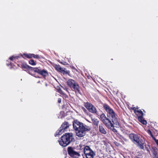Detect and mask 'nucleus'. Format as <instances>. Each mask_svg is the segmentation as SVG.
Segmentation results:
<instances>
[{
	"mask_svg": "<svg viewBox=\"0 0 158 158\" xmlns=\"http://www.w3.org/2000/svg\"><path fill=\"white\" fill-rule=\"evenodd\" d=\"M73 127L76 135L79 137L84 136L87 132L90 131L91 127L77 120H75L73 123Z\"/></svg>",
	"mask_w": 158,
	"mask_h": 158,
	"instance_id": "obj_1",
	"label": "nucleus"
},
{
	"mask_svg": "<svg viewBox=\"0 0 158 158\" xmlns=\"http://www.w3.org/2000/svg\"><path fill=\"white\" fill-rule=\"evenodd\" d=\"M73 139V134L72 133H66L63 135L59 141L60 144L63 147H66L72 141Z\"/></svg>",
	"mask_w": 158,
	"mask_h": 158,
	"instance_id": "obj_2",
	"label": "nucleus"
},
{
	"mask_svg": "<svg viewBox=\"0 0 158 158\" xmlns=\"http://www.w3.org/2000/svg\"><path fill=\"white\" fill-rule=\"evenodd\" d=\"M100 119L103 123L108 128L114 132L117 133V130L114 128L113 123L108 118H107L104 114L100 115Z\"/></svg>",
	"mask_w": 158,
	"mask_h": 158,
	"instance_id": "obj_3",
	"label": "nucleus"
},
{
	"mask_svg": "<svg viewBox=\"0 0 158 158\" xmlns=\"http://www.w3.org/2000/svg\"><path fill=\"white\" fill-rule=\"evenodd\" d=\"M67 83L68 85L73 91H77L79 92L80 91L79 86L78 84L74 80L72 79H69Z\"/></svg>",
	"mask_w": 158,
	"mask_h": 158,
	"instance_id": "obj_4",
	"label": "nucleus"
},
{
	"mask_svg": "<svg viewBox=\"0 0 158 158\" xmlns=\"http://www.w3.org/2000/svg\"><path fill=\"white\" fill-rule=\"evenodd\" d=\"M84 151L86 158H94L95 156V152L88 146L85 147Z\"/></svg>",
	"mask_w": 158,
	"mask_h": 158,
	"instance_id": "obj_5",
	"label": "nucleus"
},
{
	"mask_svg": "<svg viewBox=\"0 0 158 158\" xmlns=\"http://www.w3.org/2000/svg\"><path fill=\"white\" fill-rule=\"evenodd\" d=\"M68 152L69 155L73 158H79L78 157L80 156L79 153L75 151L74 149L71 147L68 148Z\"/></svg>",
	"mask_w": 158,
	"mask_h": 158,
	"instance_id": "obj_6",
	"label": "nucleus"
},
{
	"mask_svg": "<svg viewBox=\"0 0 158 158\" xmlns=\"http://www.w3.org/2000/svg\"><path fill=\"white\" fill-rule=\"evenodd\" d=\"M117 116L116 114L114 112L113 113V114H111L107 116L111 119L112 123L115 125H116V127H118L119 126V124Z\"/></svg>",
	"mask_w": 158,
	"mask_h": 158,
	"instance_id": "obj_7",
	"label": "nucleus"
},
{
	"mask_svg": "<svg viewBox=\"0 0 158 158\" xmlns=\"http://www.w3.org/2000/svg\"><path fill=\"white\" fill-rule=\"evenodd\" d=\"M132 141L136 142L141 149L143 148L144 141L143 139H139L137 135H135Z\"/></svg>",
	"mask_w": 158,
	"mask_h": 158,
	"instance_id": "obj_8",
	"label": "nucleus"
},
{
	"mask_svg": "<svg viewBox=\"0 0 158 158\" xmlns=\"http://www.w3.org/2000/svg\"><path fill=\"white\" fill-rule=\"evenodd\" d=\"M85 106L89 112L94 113H96L97 110L96 108L90 103L87 102L85 103Z\"/></svg>",
	"mask_w": 158,
	"mask_h": 158,
	"instance_id": "obj_9",
	"label": "nucleus"
},
{
	"mask_svg": "<svg viewBox=\"0 0 158 158\" xmlns=\"http://www.w3.org/2000/svg\"><path fill=\"white\" fill-rule=\"evenodd\" d=\"M133 110L134 111V113L138 116V119L139 117H143V114L141 110L135 107L133 108Z\"/></svg>",
	"mask_w": 158,
	"mask_h": 158,
	"instance_id": "obj_10",
	"label": "nucleus"
},
{
	"mask_svg": "<svg viewBox=\"0 0 158 158\" xmlns=\"http://www.w3.org/2000/svg\"><path fill=\"white\" fill-rule=\"evenodd\" d=\"M104 108L107 112V116L114 112L113 110L110 108L108 106L105 104L103 106Z\"/></svg>",
	"mask_w": 158,
	"mask_h": 158,
	"instance_id": "obj_11",
	"label": "nucleus"
},
{
	"mask_svg": "<svg viewBox=\"0 0 158 158\" xmlns=\"http://www.w3.org/2000/svg\"><path fill=\"white\" fill-rule=\"evenodd\" d=\"M69 126V123L67 122H64L61 125V128L65 130Z\"/></svg>",
	"mask_w": 158,
	"mask_h": 158,
	"instance_id": "obj_12",
	"label": "nucleus"
},
{
	"mask_svg": "<svg viewBox=\"0 0 158 158\" xmlns=\"http://www.w3.org/2000/svg\"><path fill=\"white\" fill-rule=\"evenodd\" d=\"M64 131V129H63L60 127L59 129L56 132L55 135V136L62 134Z\"/></svg>",
	"mask_w": 158,
	"mask_h": 158,
	"instance_id": "obj_13",
	"label": "nucleus"
},
{
	"mask_svg": "<svg viewBox=\"0 0 158 158\" xmlns=\"http://www.w3.org/2000/svg\"><path fill=\"white\" fill-rule=\"evenodd\" d=\"M55 68L56 70L60 72H62L64 71V69L62 68L59 65H55Z\"/></svg>",
	"mask_w": 158,
	"mask_h": 158,
	"instance_id": "obj_14",
	"label": "nucleus"
},
{
	"mask_svg": "<svg viewBox=\"0 0 158 158\" xmlns=\"http://www.w3.org/2000/svg\"><path fill=\"white\" fill-rule=\"evenodd\" d=\"M99 131L101 133L103 134H106V131L104 128L103 127L102 124L100 125L99 126Z\"/></svg>",
	"mask_w": 158,
	"mask_h": 158,
	"instance_id": "obj_15",
	"label": "nucleus"
},
{
	"mask_svg": "<svg viewBox=\"0 0 158 158\" xmlns=\"http://www.w3.org/2000/svg\"><path fill=\"white\" fill-rule=\"evenodd\" d=\"M21 67L23 70L27 69H28L31 68L32 67L26 64H22L21 65Z\"/></svg>",
	"mask_w": 158,
	"mask_h": 158,
	"instance_id": "obj_16",
	"label": "nucleus"
},
{
	"mask_svg": "<svg viewBox=\"0 0 158 158\" xmlns=\"http://www.w3.org/2000/svg\"><path fill=\"white\" fill-rule=\"evenodd\" d=\"M32 54H26L24 53L23 55H22V56L23 58H25V57L28 58H32Z\"/></svg>",
	"mask_w": 158,
	"mask_h": 158,
	"instance_id": "obj_17",
	"label": "nucleus"
},
{
	"mask_svg": "<svg viewBox=\"0 0 158 158\" xmlns=\"http://www.w3.org/2000/svg\"><path fill=\"white\" fill-rule=\"evenodd\" d=\"M39 74L41 75L44 77L47 76L48 75L47 71L44 70H41Z\"/></svg>",
	"mask_w": 158,
	"mask_h": 158,
	"instance_id": "obj_18",
	"label": "nucleus"
},
{
	"mask_svg": "<svg viewBox=\"0 0 158 158\" xmlns=\"http://www.w3.org/2000/svg\"><path fill=\"white\" fill-rule=\"evenodd\" d=\"M92 121L94 125L98 126L99 122V121L98 120L94 118L92 119Z\"/></svg>",
	"mask_w": 158,
	"mask_h": 158,
	"instance_id": "obj_19",
	"label": "nucleus"
},
{
	"mask_svg": "<svg viewBox=\"0 0 158 158\" xmlns=\"http://www.w3.org/2000/svg\"><path fill=\"white\" fill-rule=\"evenodd\" d=\"M138 119L139 121L141 122L142 124H147V122L143 119V117H139Z\"/></svg>",
	"mask_w": 158,
	"mask_h": 158,
	"instance_id": "obj_20",
	"label": "nucleus"
},
{
	"mask_svg": "<svg viewBox=\"0 0 158 158\" xmlns=\"http://www.w3.org/2000/svg\"><path fill=\"white\" fill-rule=\"evenodd\" d=\"M29 63L30 64L32 65H35L36 64V63L34 61L32 60H31L29 61Z\"/></svg>",
	"mask_w": 158,
	"mask_h": 158,
	"instance_id": "obj_21",
	"label": "nucleus"
},
{
	"mask_svg": "<svg viewBox=\"0 0 158 158\" xmlns=\"http://www.w3.org/2000/svg\"><path fill=\"white\" fill-rule=\"evenodd\" d=\"M33 69L32 70L35 72L38 73L39 74L40 73V70L39 69L37 68H32Z\"/></svg>",
	"mask_w": 158,
	"mask_h": 158,
	"instance_id": "obj_22",
	"label": "nucleus"
},
{
	"mask_svg": "<svg viewBox=\"0 0 158 158\" xmlns=\"http://www.w3.org/2000/svg\"><path fill=\"white\" fill-rule=\"evenodd\" d=\"M135 135V134H130L129 135V138L132 140V141L134 139Z\"/></svg>",
	"mask_w": 158,
	"mask_h": 158,
	"instance_id": "obj_23",
	"label": "nucleus"
},
{
	"mask_svg": "<svg viewBox=\"0 0 158 158\" xmlns=\"http://www.w3.org/2000/svg\"><path fill=\"white\" fill-rule=\"evenodd\" d=\"M18 58V56H14L10 57V59L11 60H15V59H17Z\"/></svg>",
	"mask_w": 158,
	"mask_h": 158,
	"instance_id": "obj_24",
	"label": "nucleus"
},
{
	"mask_svg": "<svg viewBox=\"0 0 158 158\" xmlns=\"http://www.w3.org/2000/svg\"><path fill=\"white\" fill-rule=\"evenodd\" d=\"M32 54V58L33 57L34 58L37 59H39L40 58L39 56L38 55H35L34 54Z\"/></svg>",
	"mask_w": 158,
	"mask_h": 158,
	"instance_id": "obj_25",
	"label": "nucleus"
},
{
	"mask_svg": "<svg viewBox=\"0 0 158 158\" xmlns=\"http://www.w3.org/2000/svg\"><path fill=\"white\" fill-rule=\"evenodd\" d=\"M152 138H153V139H154V140H155L156 143L157 144L158 146V139H156V138L153 137H152Z\"/></svg>",
	"mask_w": 158,
	"mask_h": 158,
	"instance_id": "obj_26",
	"label": "nucleus"
},
{
	"mask_svg": "<svg viewBox=\"0 0 158 158\" xmlns=\"http://www.w3.org/2000/svg\"><path fill=\"white\" fill-rule=\"evenodd\" d=\"M59 92L61 94H64V93H63L62 91L60 89H59L58 90Z\"/></svg>",
	"mask_w": 158,
	"mask_h": 158,
	"instance_id": "obj_27",
	"label": "nucleus"
},
{
	"mask_svg": "<svg viewBox=\"0 0 158 158\" xmlns=\"http://www.w3.org/2000/svg\"><path fill=\"white\" fill-rule=\"evenodd\" d=\"M61 63L64 65L68 64L65 62H62Z\"/></svg>",
	"mask_w": 158,
	"mask_h": 158,
	"instance_id": "obj_28",
	"label": "nucleus"
},
{
	"mask_svg": "<svg viewBox=\"0 0 158 158\" xmlns=\"http://www.w3.org/2000/svg\"><path fill=\"white\" fill-rule=\"evenodd\" d=\"M58 102L59 103H60L61 102V100L60 98H58Z\"/></svg>",
	"mask_w": 158,
	"mask_h": 158,
	"instance_id": "obj_29",
	"label": "nucleus"
},
{
	"mask_svg": "<svg viewBox=\"0 0 158 158\" xmlns=\"http://www.w3.org/2000/svg\"><path fill=\"white\" fill-rule=\"evenodd\" d=\"M150 131V134H151V135H152V133L151 132V131Z\"/></svg>",
	"mask_w": 158,
	"mask_h": 158,
	"instance_id": "obj_30",
	"label": "nucleus"
},
{
	"mask_svg": "<svg viewBox=\"0 0 158 158\" xmlns=\"http://www.w3.org/2000/svg\"><path fill=\"white\" fill-rule=\"evenodd\" d=\"M66 89V91H67V89Z\"/></svg>",
	"mask_w": 158,
	"mask_h": 158,
	"instance_id": "obj_31",
	"label": "nucleus"
}]
</instances>
